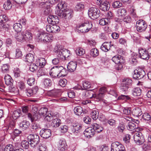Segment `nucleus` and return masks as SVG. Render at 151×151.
I'll list each match as a JSON object with an SVG mask.
<instances>
[{
    "label": "nucleus",
    "instance_id": "6ab92c4d",
    "mask_svg": "<svg viewBox=\"0 0 151 151\" xmlns=\"http://www.w3.org/2000/svg\"><path fill=\"white\" fill-rule=\"evenodd\" d=\"M53 39V37L52 35L44 33L42 40V43H45L50 42Z\"/></svg>",
    "mask_w": 151,
    "mask_h": 151
},
{
    "label": "nucleus",
    "instance_id": "49530a36",
    "mask_svg": "<svg viewBox=\"0 0 151 151\" xmlns=\"http://www.w3.org/2000/svg\"><path fill=\"white\" fill-rule=\"evenodd\" d=\"M120 87L122 92L126 93L128 92V89L129 86L124 84V83H122L121 84Z\"/></svg>",
    "mask_w": 151,
    "mask_h": 151
},
{
    "label": "nucleus",
    "instance_id": "338daca9",
    "mask_svg": "<svg viewBox=\"0 0 151 151\" xmlns=\"http://www.w3.org/2000/svg\"><path fill=\"white\" fill-rule=\"evenodd\" d=\"M117 130L119 132H122L125 129V126L122 124H120L118 126Z\"/></svg>",
    "mask_w": 151,
    "mask_h": 151
},
{
    "label": "nucleus",
    "instance_id": "c9c22d12",
    "mask_svg": "<svg viewBox=\"0 0 151 151\" xmlns=\"http://www.w3.org/2000/svg\"><path fill=\"white\" fill-rule=\"evenodd\" d=\"M75 114L77 115H80L82 113L83 110L82 108L80 106L75 107L74 109Z\"/></svg>",
    "mask_w": 151,
    "mask_h": 151
},
{
    "label": "nucleus",
    "instance_id": "f257e3e1",
    "mask_svg": "<svg viewBox=\"0 0 151 151\" xmlns=\"http://www.w3.org/2000/svg\"><path fill=\"white\" fill-rule=\"evenodd\" d=\"M66 6V4L64 2L59 3L56 7L55 14L60 18L68 20L73 17V12L71 10L65 9Z\"/></svg>",
    "mask_w": 151,
    "mask_h": 151
},
{
    "label": "nucleus",
    "instance_id": "774afa93",
    "mask_svg": "<svg viewBox=\"0 0 151 151\" xmlns=\"http://www.w3.org/2000/svg\"><path fill=\"white\" fill-rule=\"evenodd\" d=\"M60 57H58L52 60V63L53 64L57 65L60 62L63 60V59H60Z\"/></svg>",
    "mask_w": 151,
    "mask_h": 151
},
{
    "label": "nucleus",
    "instance_id": "a18cd8bd",
    "mask_svg": "<svg viewBox=\"0 0 151 151\" xmlns=\"http://www.w3.org/2000/svg\"><path fill=\"white\" fill-rule=\"evenodd\" d=\"M91 114L92 118L94 120L98 119L99 115L98 111L96 110H93L91 112Z\"/></svg>",
    "mask_w": 151,
    "mask_h": 151
},
{
    "label": "nucleus",
    "instance_id": "4d7b16f0",
    "mask_svg": "<svg viewBox=\"0 0 151 151\" xmlns=\"http://www.w3.org/2000/svg\"><path fill=\"white\" fill-rule=\"evenodd\" d=\"M122 5V3L118 1H114L112 4L113 7L115 8H119L121 7Z\"/></svg>",
    "mask_w": 151,
    "mask_h": 151
},
{
    "label": "nucleus",
    "instance_id": "ddd939ff",
    "mask_svg": "<svg viewBox=\"0 0 151 151\" xmlns=\"http://www.w3.org/2000/svg\"><path fill=\"white\" fill-rule=\"evenodd\" d=\"M82 125L79 124L73 123L71 128V132L73 134L77 135L81 132L82 129Z\"/></svg>",
    "mask_w": 151,
    "mask_h": 151
},
{
    "label": "nucleus",
    "instance_id": "2eb2a0df",
    "mask_svg": "<svg viewBox=\"0 0 151 151\" xmlns=\"http://www.w3.org/2000/svg\"><path fill=\"white\" fill-rule=\"evenodd\" d=\"M40 134L43 138L47 139L51 136V132L50 129H42L40 131Z\"/></svg>",
    "mask_w": 151,
    "mask_h": 151
},
{
    "label": "nucleus",
    "instance_id": "aec40b11",
    "mask_svg": "<svg viewBox=\"0 0 151 151\" xmlns=\"http://www.w3.org/2000/svg\"><path fill=\"white\" fill-rule=\"evenodd\" d=\"M23 34L25 41H29L32 40V35L30 32L27 30H24L23 31Z\"/></svg>",
    "mask_w": 151,
    "mask_h": 151
},
{
    "label": "nucleus",
    "instance_id": "7ed1b4c3",
    "mask_svg": "<svg viewBox=\"0 0 151 151\" xmlns=\"http://www.w3.org/2000/svg\"><path fill=\"white\" fill-rule=\"evenodd\" d=\"M88 14L89 17L91 19H94L100 16V12L98 8L96 7H91L89 9Z\"/></svg>",
    "mask_w": 151,
    "mask_h": 151
},
{
    "label": "nucleus",
    "instance_id": "680f3d73",
    "mask_svg": "<svg viewBox=\"0 0 151 151\" xmlns=\"http://www.w3.org/2000/svg\"><path fill=\"white\" fill-rule=\"evenodd\" d=\"M108 20L107 18H103L99 20V23L101 25H104L108 23Z\"/></svg>",
    "mask_w": 151,
    "mask_h": 151
},
{
    "label": "nucleus",
    "instance_id": "cd10ccee",
    "mask_svg": "<svg viewBox=\"0 0 151 151\" xmlns=\"http://www.w3.org/2000/svg\"><path fill=\"white\" fill-rule=\"evenodd\" d=\"M4 79L5 83L7 85L11 86L12 84L13 80L9 75H5Z\"/></svg>",
    "mask_w": 151,
    "mask_h": 151
},
{
    "label": "nucleus",
    "instance_id": "e2e57ef3",
    "mask_svg": "<svg viewBox=\"0 0 151 151\" xmlns=\"http://www.w3.org/2000/svg\"><path fill=\"white\" fill-rule=\"evenodd\" d=\"M44 33H40L37 35L36 39L38 42H42Z\"/></svg>",
    "mask_w": 151,
    "mask_h": 151
},
{
    "label": "nucleus",
    "instance_id": "6e6552de",
    "mask_svg": "<svg viewBox=\"0 0 151 151\" xmlns=\"http://www.w3.org/2000/svg\"><path fill=\"white\" fill-rule=\"evenodd\" d=\"M145 73L142 68H138L134 71L133 78L135 79H140L145 76Z\"/></svg>",
    "mask_w": 151,
    "mask_h": 151
},
{
    "label": "nucleus",
    "instance_id": "79ce46f5",
    "mask_svg": "<svg viewBox=\"0 0 151 151\" xmlns=\"http://www.w3.org/2000/svg\"><path fill=\"white\" fill-rule=\"evenodd\" d=\"M3 6L5 9L9 10L11 8L12 4L11 2L9 0H8L4 3Z\"/></svg>",
    "mask_w": 151,
    "mask_h": 151
},
{
    "label": "nucleus",
    "instance_id": "c85d7f7f",
    "mask_svg": "<svg viewBox=\"0 0 151 151\" xmlns=\"http://www.w3.org/2000/svg\"><path fill=\"white\" fill-rule=\"evenodd\" d=\"M132 112L133 115L137 117L140 116L142 114L141 109L139 107L134 109Z\"/></svg>",
    "mask_w": 151,
    "mask_h": 151
},
{
    "label": "nucleus",
    "instance_id": "58836bf2",
    "mask_svg": "<svg viewBox=\"0 0 151 151\" xmlns=\"http://www.w3.org/2000/svg\"><path fill=\"white\" fill-rule=\"evenodd\" d=\"M26 61L29 63H32L34 60V58L33 54L31 53H29L26 56Z\"/></svg>",
    "mask_w": 151,
    "mask_h": 151
},
{
    "label": "nucleus",
    "instance_id": "864d4df0",
    "mask_svg": "<svg viewBox=\"0 0 151 151\" xmlns=\"http://www.w3.org/2000/svg\"><path fill=\"white\" fill-rule=\"evenodd\" d=\"M104 95L101 93H99L97 95L95 94L93 95V97L96 99L97 101H99L102 100L104 96Z\"/></svg>",
    "mask_w": 151,
    "mask_h": 151
},
{
    "label": "nucleus",
    "instance_id": "7c9ffc66",
    "mask_svg": "<svg viewBox=\"0 0 151 151\" xmlns=\"http://www.w3.org/2000/svg\"><path fill=\"white\" fill-rule=\"evenodd\" d=\"M21 115V110L19 109H17L13 112L12 116L13 119H16L19 117Z\"/></svg>",
    "mask_w": 151,
    "mask_h": 151
},
{
    "label": "nucleus",
    "instance_id": "13d9d810",
    "mask_svg": "<svg viewBox=\"0 0 151 151\" xmlns=\"http://www.w3.org/2000/svg\"><path fill=\"white\" fill-rule=\"evenodd\" d=\"M118 14L119 16H124L127 14V12L126 10L124 9H119Z\"/></svg>",
    "mask_w": 151,
    "mask_h": 151
},
{
    "label": "nucleus",
    "instance_id": "bb28decb",
    "mask_svg": "<svg viewBox=\"0 0 151 151\" xmlns=\"http://www.w3.org/2000/svg\"><path fill=\"white\" fill-rule=\"evenodd\" d=\"M92 126L93 127V129H94V132L96 131L98 133H99L101 132L103 129L102 126L97 123H94Z\"/></svg>",
    "mask_w": 151,
    "mask_h": 151
},
{
    "label": "nucleus",
    "instance_id": "8fccbe9b",
    "mask_svg": "<svg viewBox=\"0 0 151 151\" xmlns=\"http://www.w3.org/2000/svg\"><path fill=\"white\" fill-rule=\"evenodd\" d=\"M83 89H85L89 88L91 87V83L88 81H83Z\"/></svg>",
    "mask_w": 151,
    "mask_h": 151
},
{
    "label": "nucleus",
    "instance_id": "3c124183",
    "mask_svg": "<svg viewBox=\"0 0 151 151\" xmlns=\"http://www.w3.org/2000/svg\"><path fill=\"white\" fill-rule=\"evenodd\" d=\"M128 129L130 131H132L136 128V125L134 123L132 122H129L127 126Z\"/></svg>",
    "mask_w": 151,
    "mask_h": 151
},
{
    "label": "nucleus",
    "instance_id": "f8f14e48",
    "mask_svg": "<svg viewBox=\"0 0 151 151\" xmlns=\"http://www.w3.org/2000/svg\"><path fill=\"white\" fill-rule=\"evenodd\" d=\"M124 149L122 145L119 142H116L112 143L111 151H121Z\"/></svg>",
    "mask_w": 151,
    "mask_h": 151
},
{
    "label": "nucleus",
    "instance_id": "423d86ee",
    "mask_svg": "<svg viewBox=\"0 0 151 151\" xmlns=\"http://www.w3.org/2000/svg\"><path fill=\"white\" fill-rule=\"evenodd\" d=\"M92 27L93 25L91 22H86L80 25L78 30L81 32L86 33L88 32Z\"/></svg>",
    "mask_w": 151,
    "mask_h": 151
},
{
    "label": "nucleus",
    "instance_id": "5701e85b",
    "mask_svg": "<svg viewBox=\"0 0 151 151\" xmlns=\"http://www.w3.org/2000/svg\"><path fill=\"white\" fill-rule=\"evenodd\" d=\"M109 8V4L108 1H105L102 3L100 2V9L104 11L108 10Z\"/></svg>",
    "mask_w": 151,
    "mask_h": 151
},
{
    "label": "nucleus",
    "instance_id": "09e8293b",
    "mask_svg": "<svg viewBox=\"0 0 151 151\" xmlns=\"http://www.w3.org/2000/svg\"><path fill=\"white\" fill-rule=\"evenodd\" d=\"M47 111V109L46 108L44 107L41 108L38 111V114L40 115L44 116L46 114Z\"/></svg>",
    "mask_w": 151,
    "mask_h": 151
},
{
    "label": "nucleus",
    "instance_id": "473e14b6",
    "mask_svg": "<svg viewBox=\"0 0 151 151\" xmlns=\"http://www.w3.org/2000/svg\"><path fill=\"white\" fill-rule=\"evenodd\" d=\"M43 83L45 87L48 88L51 86L52 82L49 78H45L43 79Z\"/></svg>",
    "mask_w": 151,
    "mask_h": 151
},
{
    "label": "nucleus",
    "instance_id": "39448f33",
    "mask_svg": "<svg viewBox=\"0 0 151 151\" xmlns=\"http://www.w3.org/2000/svg\"><path fill=\"white\" fill-rule=\"evenodd\" d=\"M146 22L142 19H140L136 22V27L137 30L139 32L144 31L147 27Z\"/></svg>",
    "mask_w": 151,
    "mask_h": 151
},
{
    "label": "nucleus",
    "instance_id": "20e7f679",
    "mask_svg": "<svg viewBox=\"0 0 151 151\" xmlns=\"http://www.w3.org/2000/svg\"><path fill=\"white\" fill-rule=\"evenodd\" d=\"M8 20V19L6 15H0V30L1 31L5 30L9 27V25L6 23Z\"/></svg>",
    "mask_w": 151,
    "mask_h": 151
},
{
    "label": "nucleus",
    "instance_id": "4468645a",
    "mask_svg": "<svg viewBox=\"0 0 151 151\" xmlns=\"http://www.w3.org/2000/svg\"><path fill=\"white\" fill-rule=\"evenodd\" d=\"M57 146L58 149L61 151H65L67 147L66 142L63 139H60L59 140Z\"/></svg>",
    "mask_w": 151,
    "mask_h": 151
},
{
    "label": "nucleus",
    "instance_id": "dca6fc26",
    "mask_svg": "<svg viewBox=\"0 0 151 151\" xmlns=\"http://www.w3.org/2000/svg\"><path fill=\"white\" fill-rule=\"evenodd\" d=\"M60 66H55L52 68L51 69L49 73L50 76L53 77H58Z\"/></svg>",
    "mask_w": 151,
    "mask_h": 151
},
{
    "label": "nucleus",
    "instance_id": "2f4dec72",
    "mask_svg": "<svg viewBox=\"0 0 151 151\" xmlns=\"http://www.w3.org/2000/svg\"><path fill=\"white\" fill-rule=\"evenodd\" d=\"M36 62L37 65H38L41 68L43 67L46 63L45 60L43 58H41L40 59H38Z\"/></svg>",
    "mask_w": 151,
    "mask_h": 151
},
{
    "label": "nucleus",
    "instance_id": "f03ea898",
    "mask_svg": "<svg viewBox=\"0 0 151 151\" xmlns=\"http://www.w3.org/2000/svg\"><path fill=\"white\" fill-rule=\"evenodd\" d=\"M27 139L31 146L33 148L36 147L40 142L39 136L36 134L29 135Z\"/></svg>",
    "mask_w": 151,
    "mask_h": 151
},
{
    "label": "nucleus",
    "instance_id": "a19ab883",
    "mask_svg": "<svg viewBox=\"0 0 151 151\" xmlns=\"http://www.w3.org/2000/svg\"><path fill=\"white\" fill-rule=\"evenodd\" d=\"M13 27L15 31L18 32L21 31L22 26L20 24L16 23L14 24Z\"/></svg>",
    "mask_w": 151,
    "mask_h": 151
},
{
    "label": "nucleus",
    "instance_id": "9d476101",
    "mask_svg": "<svg viewBox=\"0 0 151 151\" xmlns=\"http://www.w3.org/2000/svg\"><path fill=\"white\" fill-rule=\"evenodd\" d=\"M70 52L66 49H63L57 52V57H60V59L65 60L69 56Z\"/></svg>",
    "mask_w": 151,
    "mask_h": 151
},
{
    "label": "nucleus",
    "instance_id": "b1692460",
    "mask_svg": "<svg viewBox=\"0 0 151 151\" xmlns=\"http://www.w3.org/2000/svg\"><path fill=\"white\" fill-rule=\"evenodd\" d=\"M111 47L110 42H106L102 44L101 46V48L102 50L105 52H107L110 49Z\"/></svg>",
    "mask_w": 151,
    "mask_h": 151
},
{
    "label": "nucleus",
    "instance_id": "6e6d98bb",
    "mask_svg": "<svg viewBox=\"0 0 151 151\" xmlns=\"http://www.w3.org/2000/svg\"><path fill=\"white\" fill-rule=\"evenodd\" d=\"M28 117L31 120L32 122H33L34 120H36L37 119V115L36 114L32 115L29 113L28 114Z\"/></svg>",
    "mask_w": 151,
    "mask_h": 151
},
{
    "label": "nucleus",
    "instance_id": "4be33fe9",
    "mask_svg": "<svg viewBox=\"0 0 151 151\" xmlns=\"http://www.w3.org/2000/svg\"><path fill=\"white\" fill-rule=\"evenodd\" d=\"M139 56L140 58L143 59L148 60L149 58V55L147 51L141 49L139 50Z\"/></svg>",
    "mask_w": 151,
    "mask_h": 151
},
{
    "label": "nucleus",
    "instance_id": "393cba45",
    "mask_svg": "<svg viewBox=\"0 0 151 151\" xmlns=\"http://www.w3.org/2000/svg\"><path fill=\"white\" fill-rule=\"evenodd\" d=\"M47 20L50 23H53L52 24H56L58 22V17L57 16H54L52 15H49L48 18Z\"/></svg>",
    "mask_w": 151,
    "mask_h": 151
},
{
    "label": "nucleus",
    "instance_id": "37998d69",
    "mask_svg": "<svg viewBox=\"0 0 151 151\" xmlns=\"http://www.w3.org/2000/svg\"><path fill=\"white\" fill-rule=\"evenodd\" d=\"M132 80L128 78H124L122 79V83L124 84L130 86L132 84Z\"/></svg>",
    "mask_w": 151,
    "mask_h": 151
},
{
    "label": "nucleus",
    "instance_id": "0eeeda50",
    "mask_svg": "<svg viewBox=\"0 0 151 151\" xmlns=\"http://www.w3.org/2000/svg\"><path fill=\"white\" fill-rule=\"evenodd\" d=\"M112 60L115 63L118 65V67L117 68L118 70H120L122 68V63H124V60L121 56L116 55L112 58Z\"/></svg>",
    "mask_w": 151,
    "mask_h": 151
},
{
    "label": "nucleus",
    "instance_id": "c03bdc74",
    "mask_svg": "<svg viewBox=\"0 0 151 151\" xmlns=\"http://www.w3.org/2000/svg\"><path fill=\"white\" fill-rule=\"evenodd\" d=\"M76 53L77 55L81 56L85 53V50L82 48L78 47L76 50Z\"/></svg>",
    "mask_w": 151,
    "mask_h": 151
},
{
    "label": "nucleus",
    "instance_id": "bf43d9fd",
    "mask_svg": "<svg viewBox=\"0 0 151 151\" xmlns=\"http://www.w3.org/2000/svg\"><path fill=\"white\" fill-rule=\"evenodd\" d=\"M29 142H27L26 140L22 141V143L21 145L22 147L25 149H28L29 147Z\"/></svg>",
    "mask_w": 151,
    "mask_h": 151
},
{
    "label": "nucleus",
    "instance_id": "1a4fd4ad",
    "mask_svg": "<svg viewBox=\"0 0 151 151\" xmlns=\"http://www.w3.org/2000/svg\"><path fill=\"white\" fill-rule=\"evenodd\" d=\"M134 139L135 142L137 145H141L145 142V139L141 132H137L134 135Z\"/></svg>",
    "mask_w": 151,
    "mask_h": 151
},
{
    "label": "nucleus",
    "instance_id": "e433bc0d",
    "mask_svg": "<svg viewBox=\"0 0 151 151\" xmlns=\"http://www.w3.org/2000/svg\"><path fill=\"white\" fill-rule=\"evenodd\" d=\"M138 58L137 55L135 53H133L132 54L131 60L130 63L134 65H136L137 62V58Z\"/></svg>",
    "mask_w": 151,
    "mask_h": 151
},
{
    "label": "nucleus",
    "instance_id": "69168bd1",
    "mask_svg": "<svg viewBox=\"0 0 151 151\" xmlns=\"http://www.w3.org/2000/svg\"><path fill=\"white\" fill-rule=\"evenodd\" d=\"M9 69V66L8 64L3 65L1 67L2 71L4 73L8 71Z\"/></svg>",
    "mask_w": 151,
    "mask_h": 151
},
{
    "label": "nucleus",
    "instance_id": "0e129e2a",
    "mask_svg": "<svg viewBox=\"0 0 151 151\" xmlns=\"http://www.w3.org/2000/svg\"><path fill=\"white\" fill-rule=\"evenodd\" d=\"M27 83L30 86H32L35 83V78L33 77H31L28 79Z\"/></svg>",
    "mask_w": 151,
    "mask_h": 151
},
{
    "label": "nucleus",
    "instance_id": "9b49d317",
    "mask_svg": "<svg viewBox=\"0 0 151 151\" xmlns=\"http://www.w3.org/2000/svg\"><path fill=\"white\" fill-rule=\"evenodd\" d=\"M46 29L47 31L53 33L58 32L60 30V28L59 26L52 24L47 25Z\"/></svg>",
    "mask_w": 151,
    "mask_h": 151
},
{
    "label": "nucleus",
    "instance_id": "f3484780",
    "mask_svg": "<svg viewBox=\"0 0 151 151\" xmlns=\"http://www.w3.org/2000/svg\"><path fill=\"white\" fill-rule=\"evenodd\" d=\"M77 65L76 62L73 61H70L67 66L68 70L71 72H74L76 69Z\"/></svg>",
    "mask_w": 151,
    "mask_h": 151
},
{
    "label": "nucleus",
    "instance_id": "de8ad7c7",
    "mask_svg": "<svg viewBox=\"0 0 151 151\" xmlns=\"http://www.w3.org/2000/svg\"><path fill=\"white\" fill-rule=\"evenodd\" d=\"M22 56V54L20 48H17L16 49L15 57L16 58H21Z\"/></svg>",
    "mask_w": 151,
    "mask_h": 151
},
{
    "label": "nucleus",
    "instance_id": "4c0bfd02",
    "mask_svg": "<svg viewBox=\"0 0 151 151\" xmlns=\"http://www.w3.org/2000/svg\"><path fill=\"white\" fill-rule=\"evenodd\" d=\"M132 93L134 96H139L141 93V90L139 88H135L132 90Z\"/></svg>",
    "mask_w": 151,
    "mask_h": 151
},
{
    "label": "nucleus",
    "instance_id": "c756f323",
    "mask_svg": "<svg viewBox=\"0 0 151 151\" xmlns=\"http://www.w3.org/2000/svg\"><path fill=\"white\" fill-rule=\"evenodd\" d=\"M60 120L58 118H55L53 120L51 123V126L54 128L58 127L60 124Z\"/></svg>",
    "mask_w": 151,
    "mask_h": 151
},
{
    "label": "nucleus",
    "instance_id": "603ef678",
    "mask_svg": "<svg viewBox=\"0 0 151 151\" xmlns=\"http://www.w3.org/2000/svg\"><path fill=\"white\" fill-rule=\"evenodd\" d=\"M142 118L146 121H150L151 119V116L150 114L145 113L142 115Z\"/></svg>",
    "mask_w": 151,
    "mask_h": 151
},
{
    "label": "nucleus",
    "instance_id": "a878e982",
    "mask_svg": "<svg viewBox=\"0 0 151 151\" xmlns=\"http://www.w3.org/2000/svg\"><path fill=\"white\" fill-rule=\"evenodd\" d=\"M15 38L17 41L19 42H22L25 41L23 31L18 32L15 35Z\"/></svg>",
    "mask_w": 151,
    "mask_h": 151
},
{
    "label": "nucleus",
    "instance_id": "a211bd4d",
    "mask_svg": "<svg viewBox=\"0 0 151 151\" xmlns=\"http://www.w3.org/2000/svg\"><path fill=\"white\" fill-rule=\"evenodd\" d=\"M94 134V129L90 127L86 129L84 132V134L85 136L88 138L92 137Z\"/></svg>",
    "mask_w": 151,
    "mask_h": 151
},
{
    "label": "nucleus",
    "instance_id": "f704fd0d",
    "mask_svg": "<svg viewBox=\"0 0 151 151\" xmlns=\"http://www.w3.org/2000/svg\"><path fill=\"white\" fill-rule=\"evenodd\" d=\"M30 123L28 121H24L19 124L20 127L23 129H26L29 126Z\"/></svg>",
    "mask_w": 151,
    "mask_h": 151
},
{
    "label": "nucleus",
    "instance_id": "052dcab7",
    "mask_svg": "<svg viewBox=\"0 0 151 151\" xmlns=\"http://www.w3.org/2000/svg\"><path fill=\"white\" fill-rule=\"evenodd\" d=\"M4 151H14V149L12 145L9 144L6 146Z\"/></svg>",
    "mask_w": 151,
    "mask_h": 151
},
{
    "label": "nucleus",
    "instance_id": "ea45409f",
    "mask_svg": "<svg viewBox=\"0 0 151 151\" xmlns=\"http://www.w3.org/2000/svg\"><path fill=\"white\" fill-rule=\"evenodd\" d=\"M90 54L92 57H96L99 55V51L97 48H93L91 50Z\"/></svg>",
    "mask_w": 151,
    "mask_h": 151
},
{
    "label": "nucleus",
    "instance_id": "72a5a7b5",
    "mask_svg": "<svg viewBox=\"0 0 151 151\" xmlns=\"http://www.w3.org/2000/svg\"><path fill=\"white\" fill-rule=\"evenodd\" d=\"M67 73L66 69L64 68L63 67L60 66L58 78L65 76L67 75Z\"/></svg>",
    "mask_w": 151,
    "mask_h": 151
},
{
    "label": "nucleus",
    "instance_id": "412c9836",
    "mask_svg": "<svg viewBox=\"0 0 151 151\" xmlns=\"http://www.w3.org/2000/svg\"><path fill=\"white\" fill-rule=\"evenodd\" d=\"M37 88L32 89H26L25 92L26 95L28 97H30L35 94L37 91Z\"/></svg>",
    "mask_w": 151,
    "mask_h": 151
},
{
    "label": "nucleus",
    "instance_id": "5fc2aeb1",
    "mask_svg": "<svg viewBox=\"0 0 151 151\" xmlns=\"http://www.w3.org/2000/svg\"><path fill=\"white\" fill-rule=\"evenodd\" d=\"M29 68L31 71L34 72L37 69V66L36 64L33 63H32L29 65Z\"/></svg>",
    "mask_w": 151,
    "mask_h": 151
}]
</instances>
